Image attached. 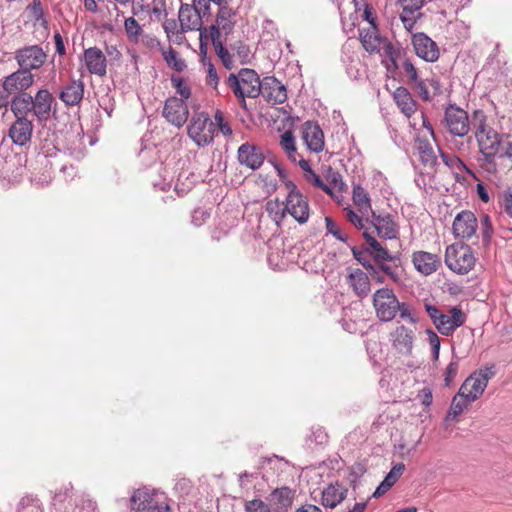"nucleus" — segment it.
I'll return each mask as SVG.
<instances>
[{
  "instance_id": "obj_1",
  "label": "nucleus",
  "mask_w": 512,
  "mask_h": 512,
  "mask_svg": "<svg viewBox=\"0 0 512 512\" xmlns=\"http://www.w3.org/2000/svg\"><path fill=\"white\" fill-rule=\"evenodd\" d=\"M487 115L481 109L474 110L471 115V124L474 130L479 152L480 166L488 172H496V157L502 146V135L487 123Z\"/></svg>"
},
{
  "instance_id": "obj_2",
  "label": "nucleus",
  "mask_w": 512,
  "mask_h": 512,
  "mask_svg": "<svg viewBox=\"0 0 512 512\" xmlns=\"http://www.w3.org/2000/svg\"><path fill=\"white\" fill-rule=\"evenodd\" d=\"M365 14L371 25L367 29L360 30V40L364 49L369 53H381L382 63L388 71L399 69L400 50L379 35L376 25L369 19V13L365 11Z\"/></svg>"
},
{
  "instance_id": "obj_3",
  "label": "nucleus",
  "mask_w": 512,
  "mask_h": 512,
  "mask_svg": "<svg viewBox=\"0 0 512 512\" xmlns=\"http://www.w3.org/2000/svg\"><path fill=\"white\" fill-rule=\"evenodd\" d=\"M261 82L259 75L247 68L241 69L238 74L231 73L226 81L243 108H246V97L256 98L260 95Z\"/></svg>"
},
{
  "instance_id": "obj_4",
  "label": "nucleus",
  "mask_w": 512,
  "mask_h": 512,
  "mask_svg": "<svg viewBox=\"0 0 512 512\" xmlns=\"http://www.w3.org/2000/svg\"><path fill=\"white\" fill-rule=\"evenodd\" d=\"M476 258L468 245L452 244L446 248L445 263L457 274H467L475 265Z\"/></svg>"
},
{
  "instance_id": "obj_5",
  "label": "nucleus",
  "mask_w": 512,
  "mask_h": 512,
  "mask_svg": "<svg viewBox=\"0 0 512 512\" xmlns=\"http://www.w3.org/2000/svg\"><path fill=\"white\" fill-rule=\"evenodd\" d=\"M187 130L189 137L199 147L209 145L214 139V122L206 113L201 112L194 114Z\"/></svg>"
},
{
  "instance_id": "obj_6",
  "label": "nucleus",
  "mask_w": 512,
  "mask_h": 512,
  "mask_svg": "<svg viewBox=\"0 0 512 512\" xmlns=\"http://www.w3.org/2000/svg\"><path fill=\"white\" fill-rule=\"evenodd\" d=\"M373 306L377 317L384 322L393 320L399 310V300L392 289L381 288L373 295Z\"/></svg>"
},
{
  "instance_id": "obj_7",
  "label": "nucleus",
  "mask_w": 512,
  "mask_h": 512,
  "mask_svg": "<svg viewBox=\"0 0 512 512\" xmlns=\"http://www.w3.org/2000/svg\"><path fill=\"white\" fill-rule=\"evenodd\" d=\"M495 375L494 366L485 367L470 375L461 385L460 395H464L468 400L475 401L483 394L488 381Z\"/></svg>"
},
{
  "instance_id": "obj_8",
  "label": "nucleus",
  "mask_w": 512,
  "mask_h": 512,
  "mask_svg": "<svg viewBox=\"0 0 512 512\" xmlns=\"http://www.w3.org/2000/svg\"><path fill=\"white\" fill-rule=\"evenodd\" d=\"M286 188L288 191L285 201L287 212L300 224L306 223L309 218V204L307 198L291 181L286 183Z\"/></svg>"
},
{
  "instance_id": "obj_9",
  "label": "nucleus",
  "mask_w": 512,
  "mask_h": 512,
  "mask_svg": "<svg viewBox=\"0 0 512 512\" xmlns=\"http://www.w3.org/2000/svg\"><path fill=\"white\" fill-rule=\"evenodd\" d=\"M443 121L448 132L457 137L466 136L472 126L471 117L455 104H449L446 107Z\"/></svg>"
},
{
  "instance_id": "obj_10",
  "label": "nucleus",
  "mask_w": 512,
  "mask_h": 512,
  "mask_svg": "<svg viewBox=\"0 0 512 512\" xmlns=\"http://www.w3.org/2000/svg\"><path fill=\"white\" fill-rule=\"evenodd\" d=\"M230 1L217 4L218 12L215 23L210 26V37L221 38L222 34L227 36L233 32L236 24V11L230 7Z\"/></svg>"
},
{
  "instance_id": "obj_11",
  "label": "nucleus",
  "mask_w": 512,
  "mask_h": 512,
  "mask_svg": "<svg viewBox=\"0 0 512 512\" xmlns=\"http://www.w3.org/2000/svg\"><path fill=\"white\" fill-rule=\"evenodd\" d=\"M160 496L164 497V494L150 486L134 489L130 497L131 510L134 512H151Z\"/></svg>"
},
{
  "instance_id": "obj_12",
  "label": "nucleus",
  "mask_w": 512,
  "mask_h": 512,
  "mask_svg": "<svg viewBox=\"0 0 512 512\" xmlns=\"http://www.w3.org/2000/svg\"><path fill=\"white\" fill-rule=\"evenodd\" d=\"M163 117L173 126L181 128L187 121L189 109L183 99L176 96L169 97L163 107Z\"/></svg>"
},
{
  "instance_id": "obj_13",
  "label": "nucleus",
  "mask_w": 512,
  "mask_h": 512,
  "mask_svg": "<svg viewBox=\"0 0 512 512\" xmlns=\"http://www.w3.org/2000/svg\"><path fill=\"white\" fill-rule=\"evenodd\" d=\"M46 54L38 45L27 46L16 52V60L20 69L30 72L40 68L46 61Z\"/></svg>"
},
{
  "instance_id": "obj_14",
  "label": "nucleus",
  "mask_w": 512,
  "mask_h": 512,
  "mask_svg": "<svg viewBox=\"0 0 512 512\" xmlns=\"http://www.w3.org/2000/svg\"><path fill=\"white\" fill-rule=\"evenodd\" d=\"M34 125L28 117H15L8 129V137L13 144L23 147L30 143Z\"/></svg>"
},
{
  "instance_id": "obj_15",
  "label": "nucleus",
  "mask_w": 512,
  "mask_h": 512,
  "mask_svg": "<svg viewBox=\"0 0 512 512\" xmlns=\"http://www.w3.org/2000/svg\"><path fill=\"white\" fill-rule=\"evenodd\" d=\"M416 335L415 331L400 325L391 332L390 340L394 349L403 356H411Z\"/></svg>"
},
{
  "instance_id": "obj_16",
  "label": "nucleus",
  "mask_w": 512,
  "mask_h": 512,
  "mask_svg": "<svg viewBox=\"0 0 512 512\" xmlns=\"http://www.w3.org/2000/svg\"><path fill=\"white\" fill-rule=\"evenodd\" d=\"M84 88L85 84L81 79L71 78L62 84L58 97L67 107L77 106L83 100Z\"/></svg>"
},
{
  "instance_id": "obj_17",
  "label": "nucleus",
  "mask_w": 512,
  "mask_h": 512,
  "mask_svg": "<svg viewBox=\"0 0 512 512\" xmlns=\"http://www.w3.org/2000/svg\"><path fill=\"white\" fill-rule=\"evenodd\" d=\"M202 17L205 16L203 15V11L200 9L199 5H195L194 2L192 5L181 4L178 19L182 31L200 30Z\"/></svg>"
},
{
  "instance_id": "obj_18",
  "label": "nucleus",
  "mask_w": 512,
  "mask_h": 512,
  "mask_svg": "<svg viewBox=\"0 0 512 512\" xmlns=\"http://www.w3.org/2000/svg\"><path fill=\"white\" fill-rule=\"evenodd\" d=\"M238 161L241 165L252 170L259 169L265 160L262 149L252 143H243L237 151Z\"/></svg>"
},
{
  "instance_id": "obj_19",
  "label": "nucleus",
  "mask_w": 512,
  "mask_h": 512,
  "mask_svg": "<svg viewBox=\"0 0 512 512\" xmlns=\"http://www.w3.org/2000/svg\"><path fill=\"white\" fill-rule=\"evenodd\" d=\"M371 220L369 226H372L378 236L384 239H396L399 234V228L390 214H376L374 211L370 214Z\"/></svg>"
},
{
  "instance_id": "obj_20",
  "label": "nucleus",
  "mask_w": 512,
  "mask_h": 512,
  "mask_svg": "<svg viewBox=\"0 0 512 512\" xmlns=\"http://www.w3.org/2000/svg\"><path fill=\"white\" fill-rule=\"evenodd\" d=\"M263 98L273 105L282 104L287 100L286 87L275 77H265L261 82Z\"/></svg>"
},
{
  "instance_id": "obj_21",
  "label": "nucleus",
  "mask_w": 512,
  "mask_h": 512,
  "mask_svg": "<svg viewBox=\"0 0 512 512\" xmlns=\"http://www.w3.org/2000/svg\"><path fill=\"white\" fill-rule=\"evenodd\" d=\"M477 226V219L474 213L464 210L456 215L452 228L455 237L470 239L475 235Z\"/></svg>"
},
{
  "instance_id": "obj_22",
  "label": "nucleus",
  "mask_w": 512,
  "mask_h": 512,
  "mask_svg": "<svg viewBox=\"0 0 512 512\" xmlns=\"http://www.w3.org/2000/svg\"><path fill=\"white\" fill-rule=\"evenodd\" d=\"M53 105H56L55 98L47 89H39L33 96V112L39 122H46L50 116Z\"/></svg>"
},
{
  "instance_id": "obj_23",
  "label": "nucleus",
  "mask_w": 512,
  "mask_h": 512,
  "mask_svg": "<svg viewBox=\"0 0 512 512\" xmlns=\"http://www.w3.org/2000/svg\"><path fill=\"white\" fill-rule=\"evenodd\" d=\"M412 43L418 57L427 62H434L439 58L437 44L424 33L413 35Z\"/></svg>"
},
{
  "instance_id": "obj_24",
  "label": "nucleus",
  "mask_w": 512,
  "mask_h": 512,
  "mask_svg": "<svg viewBox=\"0 0 512 512\" xmlns=\"http://www.w3.org/2000/svg\"><path fill=\"white\" fill-rule=\"evenodd\" d=\"M83 60L89 73L103 77L107 73V59L98 47H90L84 50Z\"/></svg>"
},
{
  "instance_id": "obj_25",
  "label": "nucleus",
  "mask_w": 512,
  "mask_h": 512,
  "mask_svg": "<svg viewBox=\"0 0 512 512\" xmlns=\"http://www.w3.org/2000/svg\"><path fill=\"white\" fill-rule=\"evenodd\" d=\"M466 317L458 307H452L449 315L442 313L435 323L437 330L445 336L452 335L453 332L465 323Z\"/></svg>"
},
{
  "instance_id": "obj_26",
  "label": "nucleus",
  "mask_w": 512,
  "mask_h": 512,
  "mask_svg": "<svg viewBox=\"0 0 512 512\" xmlns=\"http://www.w3.org/2000/svg\"><path fill=\"white\" fill-rule=\"evenodd\" d=\"M34 81L31 72L19 69L7 76L3 83V89L9 94H20L28 89Z\"/></svg>"
},
{
  "instance_id": "obj_27",
  "label": "nucleus",
  "mask_w": 512,
  "mask_h": 512,
  "mask_svg": "<svg viewBox=\"0 0 512 512\" xmlns=\"http://www.w3.org/2000/svg\"><path fill=\"white\" fill-rule=\"evenodd\" d=\"M412 263L419 273L428 276L438 270L441 265V260L436 254L426 251H416L412 254Z\"/></svg>"
},
{
  "instance_id": "obj_28",
  "label": "nucleus",
  "mask_w": 512,
  "mask_h": 512,
  "mask_svg": "<svg viewBox=\"0 0 512 512\" xmlns=\"http://www.w3.org/2000/svg\"><path fill=\"white\" fill-rule=\"evenodd\" d=\"M302 138L310 151L318 153L323 150L324 134L318 124L306 121L302 126Z\"/></svg>"
},
{
  "instance_id": "obj_29",
  "label": "nucleus",
  "mask_w": 512,
  "mask_h": 512,
  "mask_svg": "<svg viewBox=\"0 0 512 512\" xmlns=\"http://www.w3.org/2000/svg\"><path fill=\"white\" fill-rule=\"evenodd\" d=\"M403 11L400 15V19L403 22L404 27L411 31L415 25L416 19L419 15V10L424 4V0H398Z\"/></svg>"
},
{
  "instance_id": "obj_30",
  "label": "nucleus",
  "mask_w": 512,
  "mask_h": 512,
  "mask_svg": "<svg viewBox=\"0 0 512 512\" xmlns=\"http://www.w3.org/2000/svg\"><path fill=\"white\" fill-rule=\"evenodd\" d=\"M347 491L339 483L330 484L321 493V504L326 508H335L345 499Z\"/></svg>"
},
{
  "instance_id": "obj_31",
  "label": "nucleus",
  "mask_w": 512,
  "mask_h": 512,
  "mask_svg": "<svg viewBox=\"0 0 512 512\" xmlns=\"http://www.w3.org/2000/svg\"><path fill=\"white\" fill-rule=\"evenodd\" d=\"M348 284L361 298L366 297L371 289L369 276L361 269H355L348 275Z\"/></svg>"
},
{
  "instance_id": "obj_32",
  "label": "nucleus",
  "mask_w": 512,
  "mask_h": 512,
  "mask_svg": "<svg viewBox=\"0 0 512 512\" xmlns=\"http://www.w3.org/2000/svg\"><path fill=\"white\" fill-rule=\"evenodd\" d=\"M393 99L401 110V112L406 116L410 117L416 111V102L412 98V95L409 91L404 87H399L395 90L393 94Z\"/></svg>"
},
{
  "instance_id": "obj_33",
  "label": "nucleus",
  "mask_w": 512,
  "mask_h": 512,
  "mask_svg": "<svg viewBox=\"0 0 512 512\" xmlns=\"http://www.w3.org/2000/svg\"><path fill=\"white\" fill-rule=\"evenodd\" d=\"M11 110L15 117H28L33 112V96L22 92L15 96L11 101Z\"/></svg>"
},
{
  "instance_id": "obj_34",
  "label": "nucleus",
  "mask_w": 512,
  "mask_h": 512,
  "mask_svg": "<svg viewBox=\"0 0 512 512\" xmlns=\"http://www.w3.org/2000/svg\"><path fill=\"white\" fill-rule=\"evenodd\" d=\"M352 198L354 204L358 207L359 213L362 215H370L373 212L369 194L360 185L353 186Z\"/></svg>"
},
{
  "instance_id": "obj_35",
  "label": "nucleus",
  "mask_w": 512,
  "mask_h": 512,
  "mask_svg": "<svg viewBox=\"0 0 512 512\" xmlns=\"http://www.w3.org/2000/svg\"><path fill=\"white\" fill-rule=\"evenodd\" d=\"M473 401L468 400L460 391L453 397L450 409L447 413V421H455Z\"/></svg>"
},
{
  "instance_id": "obj_36",
  "label": "nucleus",
  "mask_w": 512,
  "mask_h": 512,
  "mask_svg": "<svg viewBox=\"0 0 512 512\" xmlns=\"http://www.w3.org/2000/svg\"><path fill=\"white\" fill-rule=\"evenodd\" d=\"M30 19L33 21L34 26H41L47 28L48 21L45 18L41 0H33L31 4L26 7Z\"/></svg>"
},
{
  "instance_id": "obj_37",
  "label": "nucleus",
  "mask_w": 512,
  "mask_h": 512,
  "mask_svg": "<svg viewBox=\"0 0 512 512\" xmlns=\"http://www.w3.org/2000/svg\"><path fill=\"white\" fill-rule=\"evenodd\" d=\"M270 500L278 505V509H286L292 503V492L288 487L277 488L271 493Z\"/></svg>"
},
{
  "instance_id": "obj_38",
  "label": "nucleus",
  "mask_w": 512,
  "mask_h": 512,
  "mask_svg": "<svg viewBox=\"0 0 512 512\" xmlns=\"http://www.w3.org/2000/svg\"><path fill=\"white\" fill-rule=\"evenodd\" d=\"M124 30L127 38L132 43H139L140 38L144 34L141 25L134 17H128L124 21Z\"/></svg>"
},
{
  "instance_id": "obj_39",
  "label": "nucleus",
  "mask_w": 512,
  "mask_h": 512,
  "mask_svg": "<svg viewBox=\"0 0 512 512\" xmlns=\"http://www.w3.org/2000/svg\"><path fill=\"white\" fill-rule=\"evenodd\" d=\"M418 151L421 162L426 165L433 167L437 163V156L435 155L434 149L430 143L426 141H419Z\"/></svg>"
},
{
  "instance_id": "obj_40",
  "label": "nucleus",
  "mask_w": 512,
  "mask_h": 512,
  "mask_svg": "<svg viewBox=\"0 0 512 512\" xmlns=\"http://www.w3.org/2000/svg\"><path fill=\"white\" fill-rule=\"evenodd\" d=\"M164 60L167 65L177 72H181L186 68L185 61L178 56V53L169 47L167 50L161 49Z\"/></svg>"
},
{
  "instance_id": "obj_41",
  "label": "nucleus",
  "mask_w": 512,
  "mask_h": 512,
  "mask_svg": "<svg viewBox=\"0 0 512 512\" xmlns=\"http://www.w3.org/2000/svg\"><path fill=\"white\" fill-rule=\"evenodd\" d=\"M210 38L214 46L215 52L222 61L223 65L227 69H231L233 67L232 55L229 53L228 49L223 45L222 39L215 37Z\"/></svg>"
},
{
  "instance_id": "obj_42",
  "label": "nucleus",
  "mask_w": 512,
  "mask_h": 512,
  "mask_svg": "<svg viewBox=\"0 0 512 512\" xmlns=\"http://www.w3.org/2000/svg\"><path fill=\"white\" fill-rule=\"evenodd\" d=\"M346 218L359 230L368 231L369 229V216L357 214L352 209L346 208Z\"/></svg>"
},
{
  "instance_id": "obj_43",
  "label": "nucleus",
  "mask_w": 512,
  "mask_h": 512,
  "mask_svg": "<svg viewBox=\"0 0 512 512\" xmlns=\"http://www.w3.org/2000/svg\"><path fill=\"white\" fill-rule=\"evenodd\" d=\"M266 211L277 223L283 220L285 213L287 212L285 203L278 200L268 201L266 203Z\"/></svg>"
},
{
  "instance_id": "obj_44",
  "label": "nucleus",
  "mask_w": 512,
  "mask_h": 512,
  "mask_svg": "<svg viewBox=\"0 0 512 512\" xmlns=\"http://www.w3.org/2000/svg\"><path fill=\"white\" fill-rule=\"evenodd\" d=\"M441 152V158L445 165H447L449 168L453 170H457L460 172H466L470 175H472V171L466 166V164L459 158L453 155H448L442 151Z\"/></svg>"
},
{
  "instance_id": "obj_45",
  "label": "nucleus",
  "mask_w": 512,
  "mask_h": 512,
  "mask_svg": "<svg viewBox=\"0 0 512 512\" xmlns=\"http://www.w3.org/2000/svg\"><path fill=\"white\" fill-rule=\"evenodd\" d=\"M171 84L176 89V93L180 95V99H183L186 102V100L191 97V88L184 78L180 76H172Z\"/></svg>"
},
{
  "instance_id": "obj_46",
  "label": "nucleus",
  "mask_w": 512,
  "mask_h": 512,
  "mask_svg": "<svg viewBox=\"0 0 512 512\" xmlns=\"http://www.w3.org/2000/svg\"><path fill=\"white\" fill-rule=\"evenodd\" d=\"M309 184L313 185L316 188L321 189L325 193L332 195L333 188L332 186L326 184L323 179L316 174L314 171H308V174L305 175L304 178Z\"/></svg>"
},
{
  "instance_id": "obj_47",
  "label": "nucleus",
  "mask_w": 512,
  "mask_h": 512,
  "mask_svg": "<svg viewBox=\"0 0 512 512\" xmlns=\"http://www.w3.org/2000/svg\"><path fill=\"white\" fill-rule=\"evenodd\" d=\"M480 224H481L482 240H483L484 244L487 245L490 243L491 237L494 232L490 216L488 214H483L480 219Z\"/></svg>"
},
{
  "instance_id": "obj_48",
  "label": "nucleus",
  "mask_w": 512,
  "mask_h": 512,
  "mask_svg": "<svg viewBox=\"0 0 512 512\" xmlns=\"http://www.w3.org/2000/svg\"><path fill=\"white\" fill-rule=\"evenodd\" d=\"M405 470L404 463L395 464L389 473L385 476L384 481L391 485V487L398 481Z\"/></svg>"
},
{
  "instance_id": "obj_49",
  "label": "nucleus",
  "mask_w": 512,
  "mask_h": 512,
  "mask_svg": "<svg viewBox=\"0 0 512 512\" xmlns=\"http://www.w3.org/2000/svg\"><path fill=\"white\" fill-rule=\"evenodd\" d=\"M214 127L218 126L219 131L225 135L230 136L232 134V129L230 125L225 121L224 115L220 110H217L214 114Z\"/></svg>"
},
{
  "instance_id": "obj_50",
  "label": "nucleus",
  "mask_w": 512,
  "mask_h": 512,
  "mask_svg": "<svg viewBox=\"0 0 512 512\" xmlns=\"http://www.w3.org/2000/svg\"><path fill=\"white\" fill-rule=\"evenodd\" d=\"M246 512H271L270 507L261 499H253L245 503Z\"/></svg>"
},
{
  "instance_id": "obj_51",
  "label": "nucleus",
  "mask_w": 512,
  "mask_h": 512,
  "mask_svg": "<svg viewBox=\"0 0 512 512\" xmlns=\"http://www.w3.org/2000/svg\"><path fill=\"white\" fill-rule=\"evenodd\" d=\"M325 222H326V229L329 234H332L335 238H337L338 240H340L342 242L347 241V236H345L342 233L340 228L330 217H326Z\"/></svg>"
},
{
  "instance_id": "obj_52",
  "label": "nucleus",
  "mask_w": 512,
  "mask_h": 512,
  "mask_svg": "<svg viewBox=\"0 0 512 512\" xmlns=\"http://www.w3.org/2000/svg\"><path fill=\"white\" fill-rule=\"evenodd\" d=\"M280 144L286 153H295V139L291 131H286L281 135Z\"/></svg>"
},
{
  "instance_id": "obj_53",
  "label": "nucleus",
  "mask_w": 512,
  "mask_h": 512,
  "mask_svg": "<svg viewBox=\"0 0 512 512\" xmlns=\"http://www.w3.org/2000/svg\"><path fill=\"white\" fill-rule=\"evenodd\" d=\"M401 67L410 82L414 83L420 79L417 73V69L409 59H404Z\"/></svg>"
},
{
  "instance_id": "obj_54",
  "label": "nucleus",
  "mask_w": 512,
  "mask_h": 512,
  "mask_svg": "<svg viewBox=\"0 0 512 512\" xmlns=\"http://www.w3.org/2000/svg\"><path fill=\"white\" fill-rule=\"evenodd\" d=\"M413 84L418 94L424 101H430L433 99V95H431V91L429 89L427 80L423 81L419 79L418 81H415Z\"/></svg>"
},
{
  "instance_id": "obj_55",
  "label": "nucleus",
  "mask_w": 512,
  "mask_h": 512,
  "mask_svg": "<svg viewBox=\"0 0 512 512\" xmlns=\"http://www.w3.org/2000/svg\"><path fill=\"white\" fill-rule=\"evenodd\" d=\"M363 236L366 240L367 244V251L373 256L375 253H377L381 247H383L376 238L369 232L364 231Z\"/></svg>"
},
{
  "instance_id": "obj_56",
  "label": "nucleus",
  "mask_w": 512,
  "mask_h": 512,
  "mask_svg": "<svg viewBox=\"0 0 512 512\" xmlns=\"http://www.w3.org/2000/svg\"><path fill=\"white\" fill-rule=\"evenodd\" d=\"M139 43L149 50L161 49L159 40L151 34L144 33L140 38Z\"/></svg>"
},
{
  "instance_id": "obj_57",
  "label": "nucleus",
  "mask_w": 512,
  "mask_h": 512,
  "mask_svg": "<svg viewBox=\"0 0 512 512\" xmlns=\"http://www.w3.org/2000/svg\"><path fill=\"white\" fill-rule=\"evenodd\" d=\"M458 369H459V364H458V361H451L448 366L446 367V370H445V378H444V382H445V385L446 386H449L454 378L456 377L457 373H458Z\"/></svg>"
},
{
  "instance_id": "obj_58",
  "label": "nucleus",
  "mask_w": 512,
  "mask_h": 512,
  "mask_svg": "<svg viewBox=\"0 0 512 512\" xmlns=\"http://www.w3.org/2000/svg\"><path fill=\"white\" fill-rule=\"evenodd\" d=\"M327 438V433L320 427L313 429L309 436L311 441L319 445L324 444L327 441Z\"/></svg>"
},
{
  "instance_id": "obj_59",
  "label": "nucleus",
  "mask_w": 512,
  "mask_h": 512,
  "mask_svg": "<svg viewBox=\"0 0 512 512\" xmlns=\"http://www.w3.org/2000/svg\"><path fill=\"white\" fill-rule=\"evenodd\" d=\"M206 83L213 88H216L219 84V77L215 67L212 64H209L206 76Z\"/></svg>"
},
{
  "instance_id": "obj_60",
  "label": "nucleus",
  "mask_w": 512,
  "mask_h": 512,
  "mask_svg": "<svg viewBox=\"0 0 512 512\" xmlns=\"http://www.w3.org/2000/svg\"><path fill=\"white\" fill-rule=\"evenodd\" d=\"M163 29L167 34L168 38H173L174 33H176L178 29V24L174 19H168L163 23Z\"/></svg>"
},
{
  "instance_id": "obj_61",
  "label": "nucleus",
  "mask_w": 512,
  "mask_h": 512,
  "mask_svg": "<svg viewBox=\"0 0 512 512\" xmlns=\"http://www.w3.org/2000/svg\"><path fill=\"white\" fill-rule=\"evenodd\" d=\"M400 318L404 320H408L411 323H415L416 319L412 316L409 306L406 303L399 302V310Z\"/></svg>"
},
{
  "instance_id": "obj_62",
  "label": "nucleus",
  "mask_w": 512,
  "mask_h": 512,
  "mask_svg": "<svg viewBox=\"0 0 512 512\" xmlns=\"http://www.w3.org/2000/svg\"><path fill=\"white\" fill-rule=\"evenodd\" d=\"M379 269L384 272L388 277H390L394 282H398L400 277L398 273L392 269V267L384 262L379 263Z\"/></svg>"
},
{
  "instance_id": "obj_63",
  "label": "nucleus",
  "mask_w": 512,
  "mask_h": 512,
  "mask_svg": "<svg viewBox=\"0 0 512 512\" xmlns=\"http://www.w3.org/2000/svg\"><path fill=\"white\" fill-rule=\"evenodd\" d=\"M429 89L431 91V95H433V98L435 96L441 95L443 93L442 85L439 82V80L435 78H431L427 80Z\"/></svg>"
},
{
  "instance_id": "obj_64",
  "label": "nucleus",
  "mask_w": 512,
  "mask_h": 512,
  "mask_svg": "<svg viewBox=\"0 0 512 512\" xmlns=\"http://www.w3.org/2000/svg\"><path fill=\"white\" fill-rule=\"evenodd\" d=\"M502 207L504 212L512 218V193L503 195Z\"/></svg>"
}]
</instances>
